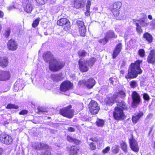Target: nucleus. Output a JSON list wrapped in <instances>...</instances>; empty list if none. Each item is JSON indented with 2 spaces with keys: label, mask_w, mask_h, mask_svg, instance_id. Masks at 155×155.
<instances>
[{
  "label": "nucleus",
  "mask_w": 155,
  "mask_h": 155,
  "mask_svg": "<svg viewBox=\"0 0 155 155\" xmlns=\"http://www.w3.org/2000/svg\"><path fill=\"white\" fill-rule=\"evenodd\" d=\"M10 78L9 72L0 70V81H5L8 80Z\"/></svg>",
  "instance_id": "nucleus-12"
},
{
  "label": "nucleus",
  "mask_w": 155,
  "mask_h": 155,
  "mask_svg": "<svg viewBox=\"0 0 155 155\" xmlns=\"http://www.w3.org/2000/svg\"><path fill=\"white\" fill-rule=\"evenodd\" d=\"M91 4V2L89 0H88L87 2L86 5V9H90V7Z\"/></svg>",
  "instance_id": "nucleus-52"
},
{
  "label": "nucleus",
  "mask_w": 155,
  "mask_h": 155,
  "mask_svg": "<svg viewBox=\"0 0 155 155\" xmlns=\"http://www.w3.org/2000/svg\"><path fill=\"white\" fill-rule=\"evenodd\" d=\"M106 37L109 39L111 38H116L117 37L114 34V32L113 31L109 30L106 33Z\"/></svg>",
  "instance_id": "nucleus-28"
},
{
  "label": "nucleus",
  "mask_w": 155,
  "mask_h": 155,
  "mask_svg": "<svg viewBox=\"0 0 155 155\" xmlns=\"http://www.w3.org/2000/svg\"><path fill=\"white\" fill-rule=\"evenodd\" d=\"M122 47V44L120 43H119L116 45L112 54L113 58L114 59L116 58L120 53Z\"/></svg>",
  "instance_id": "nucleus-18"
},
{
  "label": "nucleus",
  "mask_w": 155,
  "mask_h": 155,
  "mask_svg": "<svg viewBox=\"0 0 155 155\" xmlns=\"http://www.w3.org/2000/svg\"><path fill=\"white\" fill-rule=\"evenodd\" d=\"M86 51L83 50L80 51L78 52V55L80 56L84 57L85 56Z\"/></svg>",
  "instance_id": "nucleus-46"
},
{
  "label": "nucleus",
  "mask_w": 155,
  "mask_h": 155,
  "mask_svg": "<svg viewBox=\"0 0 155 155\" xmlns=\"http://www.w3.org/2000/svg\"><path fill=\"white\" fill-rule=\"evenodd\" d=\"M49 63V69L53 71H57L61 69L64 65V63L60 60L55 58Z\"/></svg>",
  "instance_id": "nucleus-3"
},
{
  "label": "nucleus",
  "mask_w": 155,
  "mask_h": 155,
  "mask_svg": "<svg viewBox=\"0 0 155 155\" xmlns=\"http://www.w3.org/2000/svg\"><path fill=\"white\" fill-rule=\"evenodd\" d=\"M147 61L149 64H153L155 62V53L154 50L150 51L148 56Z\"/></svg>",
  "instance_id": "nucleus-17"
},
{
  "label": "nucleus",
  "mask_w": 155,
  "mask_h": 155,
  "mask_svg": "<svg viewBox=\"0 0 155 155\" xmlns=\"http://www.w3.org/2000/svg\"><path fill=\"white\" fill-rule=\"evenodd\" d=\"M143 37L149 42L151 43L152 42L153 40L152 37L149 33H146L143 35Z\"/></svg>",
  "instance_id": "nucleus-31"
},
{
  "label": "nucleus",
  "mask_w": 155,
  "mask_h": 155,
  "mask_svg": "<svg viewBox=\"0 0 155 155\" xmlns=\"http://www.w3.org/2000/svg\"><path fill=\"white\" fill-rule=\"evenodd\" d=\"M104 120L98 119L96 121V124L98 127H102L104 124Z\"/></svg>",
  "instance_id": "nucleus-33"
},
{
  "label": "nucleus",
  "mask_w": 155,
  "mask_h": 155,
  "mask_svg": "<svg viewBox=\"0 0 155 155\" xmlns=\"http://www.w3.org/2000/svg\"><path fill=\"white\" fill-rule=\"evenodd\" d=\"M88 61H83L82 59H80L79 61V65L80 70L83 72L87 71L88 70L87 67Z\"/></svg>",
  "instance_id": "nucleus-13"
},
{
  "label": "nucleus",
  "mask_w": 155,
  "mask_h": 155,
  "mask_svg": "<svg viewBox=\"0 0 155 155\" xmlns=\"http://www.w3.org/2000/svg\"><path fill=\"white\" fill-rule=\"evenodd\" d=\"M78 84L80 85L86 86V81L84 80L80 81H79Z\"/></svg>",
  "instance_id": "nucleus-49"
},
{
  "label": "nucleus",
  "mask_w": 155,
  "mask_h": 155,
  "mask_svg": "<svg viewBox=\"0 0 155 155\" xmlns=\"http://www.w3.org/2000/svg\"><path fill=\"white\" fill-rule=\"evenodd\" d=\"M108 40L109 39L107 37H106V36H105L104 38L100 39L98 41V42L102 45H104L106 43Z\"/></svg>",
  "instance_id": "nucleus-41"
},
{
  "label": "nucleus",
  "mask_w": 155,
  "mask_h": 155,
  "mask_svg": "<svg viewBox=\"0 0 155 155\" xmlns=\"http://www.w3.org/2000/svg\"><path fill=\"white\" fill-rule=\"evenodd\" d=\"M20 80H18L15 84V88L18 87V89H22L24 87L21 84H19V82L20 81Z\"/></svg>",
  "instance_id": "nucleus-34"
},
{
  "label": "nucleus",
  "mask_w": 155,
  "mask_h": 155,
  "mask_svg": "<svg viewBox=\"0 0 155 155\" xmlns=\"http://www.w3.org/2000/svg\"><path fill=\"white\" fill-rule=\"evenodd\" d=\"M130 85L131 88H135L138 86L137 82L134 81H131L129 83Z\"/></svg>",
  "instance_id": "nucleus-39"
},
{
  "label": "nucleus",
  "mask_w": 155,
  "mask_h": 155,
  "mask_svg": "<svg viewBox=\"0 0 155 155\" xmlns=\"http://www.w3.org/2000/svg\"><path fill=\"white\" fill-rule=\"evenodd\" d=\"M0 140L2 143L8 145L11 144L13 141V140L12 137L6 134L0 135Z\"/></svg>",
  "instance_id": "nucleus-9"
},
{
  "label": "nucleus",
  "mask_w": 155,
  "mask_h": 155,
  "mask_svg": "<svg viewBox=\"0 0 155 155\" xmlns=\"http://www.w3.org/2000/svg\"><path fill=\"white\" fill-rule=\"evenodd\" d=\"M153 117V114H149L147 116V118H151Z\"/></svg>",
  "instance_id": "nucleus-59"
},
{
  "label": "nucleus",
  "mask_w": 155,
  "mask_h": 155,
  "mask_svg": "<svg viewBox=\"0 0 155 155\" xmlns=\"http://www.w3.org/2000/svg\"><path fill=\"white\" fill-rule=\"evenodd\" d=\"M122 5V3L119 2H116L113 4L112 12L114 16H117L119 15L120 9Z\"/></svg>",
  "instance_id": "nucleus-10"
},
{
  "label": "nucleus",
  "mask_w": 155,
  "mask_h": 155,
  "mask_svg": "<svg viewBox=\"0 0 155 155\" xmlns=\"http://www.w3.org/2000/svg\"><path fill=\"white\" fill-rule=\"evenodd\" d=\"M73 84L70 81H66L63 82L61 85L60 90L61 91L65 92L72 88Z\"/></svg>",
  "instance_id": "nucleus-8"
},
{
  "label": "nucleus",
  "mask_w": 155,
  "mask_h": 155,
  "mask_svg": "<svg viewBox=\"0 0 155 155\" xmlns=\"http://www.w3.org/2000/svg\"><path fill=\"white\" fill-rule=\"evenodd\" d=\"M68 130L70 132H74L75 131V129L71 127H68Z\"/></svg>",
  "instance_id": "nucleus-55"
},
{
  "label": "nucleus",
  "mask_w": 155,
  "mask_h": 155,
  "mask_svg": "<svg viewBox=\"0 0 155 155\" xmlns=\"http://www.w3.org/2000/svg\"><path fill=\"white\" fill-rule=\"evenodd\" d=\"M79 30L81 35L82 36H85L86 31L85 27H83V28L79 29Z\"/></svg>",
  "instance_id": "nucleus-42"
},
{
  "label": "nucleus",
  "mask_w": 155,
  "mask_h": 155,
  "mask_svg": "<svg viewBox=\"0 0 155 155\" xmlns=\"http://www.w3.org/2000/svg\"><path fill=\"white\" fill-rule=\"evenodd\" d=\"M84 2L83 0H75L74 2V7L79 8L84 6Z\"/></svg>",
  "instance_id": "nucleus-24"
},
{
  "label": "nucleus",
  "mask_w": 155,
  "mask_h": 155,
  "mask_svg": "<svg viewBox=\"0 0 155 155\" xmlns=\"http://www.w3.org/2000/svg\"><path fill=\"white\" fill-rule=\"evenodd\" d=\"M95 82L93 78H91L86 81V86L88 88H91L95 85Z\"/></svg>",
  "instance_id": "nucleus-25"
},
{
  "label": "nucleus",
  "mask_w": 155,
  "mask_h": 155,
  "mask_svg": "<svg viewBox=\"0 0 155 155\" xmlns=\"http://www.w3.org/2000/svg\"><path fill=\"white\" fill-rule=\"evenodd\" d=\"M143 98L146 101H148L149 99V97L147 94H143Z\"/></svg>",
  "instance_id": "nucleus-53"
},
{
  "label": "nucleus",
  "mask_w": 155,
  "mask_h": 155,
  "mask_svg": "<svg viewBox=\"0 0 155 155\" xmlns=\"http://www.w3.org/2000/svg\"><path fill=\"white\" fill-rule=\"evenodd\" d=\"M117 105L121 107L124 110H127L129 109L128 107L125 102L122 101H121V102H118L117 104Z\"/></svg>",
  "instance_id": "nucleus-29"
},
{
  "label": "nucleus",
  "mask_w": 155,
  "mask_h": 155,
  "mask_svg": "<svg viewBox=\"0 0 155 155\" xmlns=\"http://www.w3.org/2000/svg\"><path fill=\"white\" fill-rule=\"evenodd\" d=\"M125 63L124 61H123L121 64V66L123 67L125 65Z\"/></svg>",
  "instance_id": "nucleus-63"
},
{
  "label": "nucleus",
  "mask_w": 155,
  "mask_h": 155,
  "mask_svg": "<svg viewBox=\"0 0 155 155\" xmlns=\"http://www.w3.org/2000/svg\"><path fill=\"white\" fill-rule=\"evenodd\" d=\"M87 10L85 13V14L86 16H88L90 15V9H86Z\"/></svg>",
  "instance_id": "nucleus-56"
},
{
  "label": "nucleus",
  "mask_w": 155,
  "mask_h": 155,
  "mask_svg": "<svg viewBox=\"0 0 155 155\" xmlns=\"http://www.w3.org/2000/svg\"><path fill=\"white\" fill-rule=\"evenodd\" d=\"M8 58L5 57H0V66L2 68L6 67L8 64Z\"/></svg>",
  "instance_id": "nucleus-20"
},
{
  "label": "nucleus",
  "mask_w": 155,
  "mask_h": 155,
  "mask_svg": "<svg viewBox=\"0 0 155 155\" xmlns=\"http://www.w3.org/2000/svg\"><path fill=\"white\" fill-rule=\"evenodd\" d=\"M110 150V148L109 147H107L105 149L102 150V152L104 153H107Z\"/></svg>",
  "instance_id": "nucleus-50"
},
{
  "label": "nucleus",
  "mask_w": 155,
  "mask_h": 155,
  "mask_svg": "<svg viewBox=\"0 0 155 155\" xmlns=\"http://www.w3.org/2000/svg\"><path fill=\"white\" fill-rule=\"evenodd\" d=\"M3 150L1 148H0V155H1L3 153Z\"/></svg>",
  "instance_id": "nucleus-62"
},
{
  "label": "nucleus",
  "mask_w": 155,
  "mask_h": 155,
  "mask_svg": "<svg viewBox=\"0 0 155 155\" xmlns=\"http://www.w3.org/2000/svg\"><path fill=\"white\" fill-rule=\"evenodd\" d=\"M51 78L54 81L58 82L63 79L61 74H52L51 75Z\"/></svg>",
  "instance_id": "nucleus-26"
},
{
  "label": "nucleus",
  "mask_w": 155,
  "mask_h": 155,
  "mask_svg": "<svg viewBox=\"0 0 155 155\" xmlns=\"http://www.w3.org/2000/svg\"><path fill=\"white\" fill-rule=\"evenodd\" d=\"M116 98H114L113 96L112 97H107L105 100V102L107 104L109 105H111L114 101Z\"/></svg>",
  "instance_id": "nucleus-32"
},
{
  "label": "nucleus",
  "mask_w": 155,
  "mask_h": 155,
  "mask_svg": "<svg viewBox=\"0 0 155 155\" xmlns=\"http://www.w3.org/2000/svg\"><path fill=\"white\" fill-rule=\"evenodd\" d=\"M126 96V94L125 91L123 90H121L118 92L116 94L113 95L114 97V98H117L119 97L121 99H124Z\"/></svg>",
  "instance_id": "nucleus-21"
},
{
  "label": "nucleus",
  "mask_w": 155,
  "mask_h": 155,
  "mask_svg": "<svg viewBox=\"0 0 155 155\" xmlns=\"http://www.w3.org/2000/svg\"><path fill=\"white\" fill-rule=\"evenodd\" d=\"M143 113L142 112H140L137 114H134L132 116V120L134 124L137 123L140 118L143 116Z\"/></svg>",
  "instance_id": "nucleus-23"
},
{
  "label": "nucleus",
  "mask_w": 155,
  "mask_h": 155,
  "mask_svg": "<svg viewBox=\"0 0 155 155\" xmlns=\"http://www.w3.org/2000/svg\"><path fill=\"white\" fill-rule=\"evenodd\" d=\"M45 60L46 62L49 61L51 62L52 60H54L55 58H54L53 55L50 52H47L45 54V56L44 57Z\"/></svg>",
  "instance_id": "nucleus-22"
},
{
  "label": "nucleus",
  "mask_w": 155,
  "mask_h": 155,
  "mask_svg": "<svg viewBox=\"0 0 155 155\" xmlns=\"http://www.w3.org/2000/svg\"><path fill=\"white\" fill-rule=\"evenodd\" d=\"M39 18L35 19L33 22L32 24V26L33 27L35 28L39 24V21L40 20Z\"/></svg>",
  "instance_id": "nucleus-44"
},
{
  "label": "nucleus",
  "mask_w": 155,
  "mask_h": 155,
  "mask_svg": "<svg viewBox=\"0 0 155 155\" xmlns=\"http://www.w3.org/2000/svg\"><path fill=\"white\" fill-rule=\"evenodd\" d=\"M67 139L70 142H72L76 144H79L80 142L79 140L74 138L72 137L69 136H67Z\"/></svg>",
  "instance_id": "nucleus-30"
},
{
  "label": "nucleus",
  "mask_w": 155,
  "mask_h": 155,
  "mask_svg": "<svg viewBox=\"0 0 155 155\" xmlns=\"http://www.w3.org/2000/svg\"><path fill=\"white\" fill-rule=\"evenodd\" d=\"M14 8V7L13 6H11L8 7V9L9 11H10Z\"/></svg>",
  "instance_id": "nucleus-57"
},
{
  "label": "nucleus",
  "mask_w": 155,
  "mask_h": 155,
  "mask_svg": "<svg viewBox=\"0 0 155 155\" xmlns=\"http://www.w3.org/2000/svg\"><path fill=\"white\" fill-rule=\"evenodd\" d=\"M51 152L50 151L47 150L44 152H42L41 155H51Z\"/></svg>",
  "instance_id": "nucleus-51"
},
{
  "label": "nucleus",
  "mask_w": 155,
  "mask_h": 155,
  "mask_svg": "<svg viewBox=\"0 0 155 155\" xmlns=\"http://www.w3.org/2000/svg\"><path fill=\"white\" fill-rule=\"evenodd\" d=\"M132 106L133 108H136L141 101V99L140 96L136 91H134L132 92Z\"/></svg>",
  "instance_id": "nucleus-6"
},
{
  "label": "nucleus",
  "mask_w": 155,
  "mask_h": 155,
  "mask_svg": "<svg viewBox=\"0 0 155 155\" xmlns=\"http://www.w3.org/2000/svg\"><path fill=\"white\" fill-rule=\"evenodd\" d=\"M4 15L3 12L0 10V18H2Z\"/></svg>",
  "instance_id": "nucleus-58"
},
{
  "label": "nucleus",
  "mask_w": 155,
  "mask_h": 155,
  "mask_svg": "<svg viewBox=\"0 0 155 155\" xmlns=\"http://www.w3.org/2000/svg\"><path fill=\"white\" fill-rule=\"evenodd\" d=\"M79 151V148L78 147L72 146L70 148V154L71 155H78V153Z\"/></svg>",
  "instance_id": "nucleus-27"
},
{
  "label": "nucleus",
  "mask_w": 155,
  "mask_h": 155,
  "mask_svg": "<svg viewBox=\"0 0 155 155\" xmlns=\"http://www.w3.org/2000/svg\"><path fill=\"white\" fill-rule=\"evenodd\" d=\"M120 145L122 149L124 151V152H126L127 151V145L126 143L125 142H123L121 143Z\"/></svg>",
  "instance_id": "nucleus-35"
},
{
  "label": "nucleus",
  "mask_w": 155,
  "mask_h": 155,
  "mask_svg": "<svg viewBox=\"0 0 155 155\" xmlns=\"http://www.w3.org/2000/svg\"><path fill=\"white\" fill-rule=\"evenodd\" d=\"M96 61V59L94 58H91L89 61H88V65L90 66H92Z\"/></svg>",
  "instance_id": "nucleus-37"
},
{
  "label": "nucleus",
  "mask_w": 155,
  "mask_h": 155,
  "mask_svg": "<svg viewBox=\"0 0 155 155\" xmlns=\"http://www.w3.org/2000/svg\"><path fill=\"white\" fill-rule=\"evenodd\" d=\"M7 45L9 50L15 51L18 48L17 44L15 40L12 39L8 41Z\"/></svg>",
  "instance_id": "nucleus-16"
},
{
  "label": "nucleus",
  "mask_w": 155,
  "mask_h": 155,
  "mask_svg": "<svg viewBox=\"0 0 155 155\" xmlns=\"http://www.w3.org/2000/svg\"><path fill=\"white\" fill-rule=\"evenodd\" d=\"M148 18L150 20H152L153 19L151 15H149L148 16Z\"/></svg>",
  "instance_id": "nucleus-60"
},
{
  "label": "nucleus",
  "mask_w": 155,
  "mask_h": 155,
  "mask_svg": "<svg viewBox=\"0 0 155 155\" xmlns=\"http://www.w3.org/2000/svg\"><path fill=\"white\" fill-rule=\"evenodd\" d=\"M119 147L117 145H114L112 148L113 152L114 153H118L119 150Z\"/></svg>",
  "instance_id": "nucleus-38"
},
{
  "label": "nucleus",
  "mask_w": 155,
  "mask_h": 155,
  "mask_svg": "<svg viewBox=\"0 0 155 155\" xmlns=\"http://www.w3.org/2000/svg\"><path fill=\"white\" fill-rule=\"evenodd\" d=\"M24 4L23 7L24 11L27 13H30L32 10V6L29 2V0L25 2V0L23 1Z\"/></svg>",
  "instance_id": "nucleus-15"
},
{
  "label": "nucleus",
  "mask_w": 155,
  "mask_h": 155,
  "mask_svg": "<svg viewBox=\"0 0 155 155\" xmlns=\"http://www.w3.org/2000/svg\"><path fill=\"white\" fill-rule=\"evenodd\" d=\"M138 54L141 57H144L145 52L144 50L143 49H140L138 51Z\"/></svg>",
  "instance_id": "nucleus-45"
},
{
  "label": "nucleus",
  "mask_w": 155,
  "mask_h": 155,
  "mask_svg": "<svg viewBox=\"0 0 155 155\" xmlns=\"http://www.w3.org/2000/svg\"><path fill=\"white\" fill-rule=\"evenodd\" d=\"M28 111L26 110H21L20 113L19 114L20 115H24L28 113Z\"/></svg>",
  "instance_id": "nucleus-54"
},
{
  "label": "nucleus",
  "mask_w": 155,
  "mask_h": 155,
  "mask_svg": "<svg viewBox=\"0 0 155 155\" xmlns=\"http://www.w3.org/2000/svg\"><path fill=\"white\" fill-rule=\"evenodd\" d=\"M40 5H43L45 4L48 0H35Z\"/></svg>",
  "instance_id": "nucleus-48"
},
{
  "label": "nucleus",
  "mask_w": 155,
  "mask_h": 155,
  "mask_svg": "<svg viewBox=\"0 0 155 155\" xmlns=\"http://www.w3.org/2000/svg\"><path fill=\"white\" fill-rule=\"evenodd\" d=\"M90 148L92 150H95L96 148V145L93 142L89 144Z\"/></svg>",
  "instance_id": "nucleus-47"
},
{
  "label": "nucleus",
  "mask_w": 155,
  "mask_h": 155,
  "mask_svg": "<svg viewBox=\"0 0 155 155\" xmlns=\"http://www.w3.org/2000/svg\"><path fill=\"white\" fill-rule=\"evenodd\" d=\"M129 142L131 149L135 152H138L139 150L138 145L136 141L133 138L132 136L129 139Z\"/></svg>",
  "instance_id": "nucleus-11"
},
{
  "label": "nucleus",
  "mask_w": 155,
  "mask_h": 155,
  "mask_svg": "<svg viewBox=\"0 0 155 155\" xmlns=\"http://www.w3.org/2000/svg\"><path fill=\"white\" fill-rule=\"evenodd\" d=\"M113 78H110L109 79V81H110V83L111 84H113Z\"/></svg>",
  "instance_id": "nucleus-61"
},
{
  "label": "nucleus",
  "mask_w": 155,
  "mask_h": 155,
  "mask_svg": "<svg viewBox=\"0 0 155 155\" xmlns=\"http://www.w3.org/2000/svg\"><path fill=\"white\" fill-rule=\"evenodd\" d=\"M18 108V106H16L14 104H8L6 107V108L7 109L14 108L17 109Z\"/></svg>",
  "instance_id": "nucleus-40"
},
{
  "label": "nucleus",
  "mask_w": 155,
  "mask_h": 155,
  "mask_svg": "<svg viewBox=\"0 0 155 155\" xmlns=\"http://www.w3.org/2000/svg\"><path fill=\"white\" fill-rule=\"evenodd\" d=\"M69 21L65 18H61L57 21V25L60 26L65 25L68 26L69 25Z\"/></svg>",
  "instance_id": "nucleus-19"
},
{
  "label": "nucleus",
  "mask_w": 155,
  "mask_h": 155,
  "mask_svg": "<svg viewBox=\"0 0 155 155\" xmlns=\"http://www.w3.org/2000/svg\"><path fill=\"white\" fill-rule=\"evenodd\" d=\"M32 147L35 149L43 150L48 148V146L47 145L44 143L37 142L33 143Z\"/></svg>",
  "instance_id": "nucleus-14"
},
{
  "label": "nucleus",
  "mask_w": 155,
  "mask_h": 155,
  "mask_svg": "<svg viewBox=\"0 0 155 155\" xmlns=\"http://www.w3.org/2000/svg\"><path fill=\"white\" fill-rule=\"evenodd\" d=\"M38 111H39V113L42 112H43V111H42L41 110H40V108H38Z\"/></svg>",
  "instance_id": "nucleus-64"
},
{
  "label": "nucleus",
  "mask_w": 155,
  "mask_h": 155,
  "mask_svg": "<svg viewBox=\"0 0 155 155\" xmlns=\"http://www.w3.org/2000/svg\"><path fill=\"white\" fill-rule=\"evenodd\" d=\"M113 116L114 118L116 120L124 119L125 118L123 109L118 107H115Z\"/></svg>",
  "instance_id": "nucleus-4"
},
{
  "label": "nucleus",
  "mask_w": 155,
  "mask_h": 155,
  "mask_svg": "<svg viewBox=\"0 0 155 155\" xmlns=\"http://www.w3.org/2000/svg\"><path fill=\"white\" fill-rule=\"evenodd\" d=\"M11 33V29L8 28L5 31V32L4 34V36L6 38H8L10 35Z\"/></svg>",
  "instance_id": "nucleus-43"
},
{
  "label": "nucleus",
  "mask_w": 155,
  "mask_h": 155,
  "mask_svg": "<svg viewBox=\"0 0 155 155\" xmlns=\"http://www.w3.org/2000/svg\"><path fill=\"white\" fill-rule=\"evenodd\" d=\"M77 25L79 29L82 28L83 27H85L84 22L79 20L77 21Z\"/></svg>",
  "instance_id": "nucleus-36"
},
{
  "label": "nucleus",
  "mask_w": 155,
  "mask_h": 155,
  "mask_svg": "<svg viewBox=\"0 0 155 155\" xmlns=\"http://www.w3.org/2000/svg\"><path fill=\"white\" fill-rule=\"evenodd\" d=\"M89 108L91 113L94 115L97 114L100 110L97 103L93 100L91 101L89 104Z\"/></svg>",
  "instance_id": "nucleus-7"
},
{
  "label": "nucleus",
  "mask_w": 155,
  "mask_h": 155,
  "mask_svg": "<svg viewBox=\"0 0 155 155\" xmlns=\"http://www.w3.org/2000/svg\"><path fill=\"white\" fill-rule=\"evenodd\" d=\"M141 18L139 20H133V24L136 26V31L139 34L143 32L141 27H145L147 26L149 24V23L147 19L146 15L143 13L140 14Z\"/></svg>",
  "instance_id": "nucleus-2"
},
{
  "label": "nucleus",
  "mask_w": 155,
  "mask_h": 155,
  "mask_svg": "<svg viewBox=\"0 0 155 155\" xmlns=\"http://www.w3.org/2000/svg\"><path fill=\"white\" fill-rule=\"evenodd\" d=\"M142 61H137L135 63L131 64L130 68L128 70L127 74L125 76L127 79L132 78H136L138 74L142 72L140 67V64Z\"/></svg>",
  "instance_id": "nucleus-1"
},
{
  "label": "nucleus",
  "mask_w": 155,
  "mask_h": 155,
  "mask_svg": "<svg viewBox=\"0 0 155 155\" xmlns=\"http://www.w3.org/2000/svg\"><path fill=\"white\" fill-rule=\"evenodd\" d=\"M71 108V106L69 105L67 107L60 110L61 114L68 118H72L74 115V110L72 109H70Z\"/></svg>",
  "instance_id": "nucleus-5"
}]
</instances>
